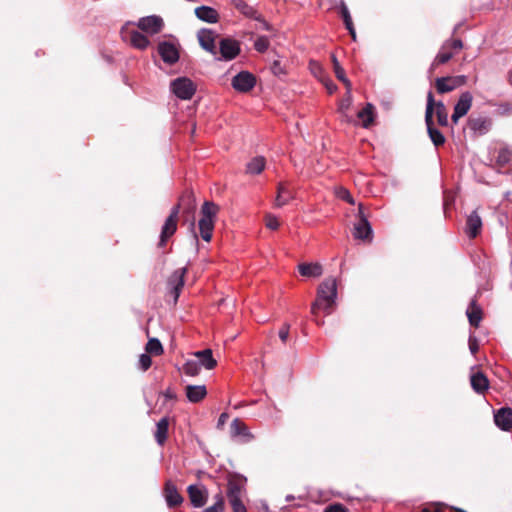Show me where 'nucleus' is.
Masks as SVG:
<instances>
[{"label": "nucleus", "mask_w": 512, "mask_h": 512, "mask_svg": "<svg viewBox=\"0 0 512 512\" xmlns=\"http://www.w3.org/2000/svg\"><path fill=\"white\" fill-rule=\"evenodd\" d=\"M194 356L198 358L200 367L203 366L205 369L211 370L217 366V361L213 357L211 349H204L202 351L194 352Z\"/></svg>", "instance_id": "27"}, {"label": "nucleus", "mask_w": 512, "mask_h": 512, "mask_svg": "<svg viewBox=\"0 0 512 512\" xmlns=\"http://www.w3.org/2000/svg\"><path fill=\"white\" fill-rule=\"evenodd\" d=\"M337 297V283L335 278L325 279L317 289V297L311 307L313 316H317L319 310L327 315L331 314Z\"/></svg>", "instance_id": "2"}, {"label": "nucleus", "mask_w": 512, "mask_h": 512, "mask_svg": "<svg viewBox=\"0 0 512 512\" xmlns=\"http://www.w3.org/2000/svg\"><path fill=\"white\" fill-rule=\"evenodd\" d=\"M228 418H229V416L227 413H222L218 419V426L224 425L226 423V421L228 420Z\"/></svg>", "instance_id": "55"}, {"label": "nucleus", "mask_w": 512, "mask_h": 512, "mask_svg": "<svg viewBox=\"0 0 512 512\" xmlns=\"http://www.w3.org/2000/svg\"><path fill=\"white\" fill-rule=\"evenodd\" d=\"M172 92L180 99L189 100L196 91V86L187 77H179L171 82Z\"/></svg>", "instance_id": "7"}, {"label": "nucleus", "mask_w": 512, "mask_h": 512, "mask_svg": "<svg viewBox=\"0 0 512 512\" xmlns=\"http://www.w3.org/2000/svg\"><path fill=\"white\" fill-rule=\"evenodd\" d=\"M194 13L198 19L207 23H216L219 20V13L210 6L196 7Z\"/></svg>", "instance_id": "26"}, {"label": "nucleus", "mask_w": 512, "mask_h": 512, "mask_svg": "<svg viewBox=\"0 0 512 512\" xmlns=\"http://www.w3.org/2000/svg\"><path fill=\"white\" fill-rule=\"evenodd\" d=\"M443 506H444V504H442V503H435L433 509L431 507H424L421 510V512H443V510H442Z\"/></svg>", "instance_id": "50"}, {"label": "nucleus", "mask_w": 512, "mask_h": 512, "mask_svg": "<svg viewBox=\"0 0 512 512\" xmlns=\"http://www.w3.org/2000/svg\"><path fill=\"white\" fill-rule=\"evenodd\" d=\"M357 117L362 121L364 128L370 127L375 118L374 106L371 103H367L365 107L357 113Z\"/></svg>", "instance_id": "33"}, {"label": "nucleus", "mask_w": 512, "mask_h": 512, "mask_svg": "<svg viewBox=\"0 0 512 512\" xmlns=\"http://www.w3.org/2000/svg\"><path fill=\"white\" fill-rule=\"evenodd\" d=\"M494 422L503 431H512V408L502 407L494 413Z\"/></svg>", "instance_id": "19"}, {"label": "nucleus", "mask_w": 512, "mask_h": 512, "mask_svg": "<svg viewBox=\"0 0 512 512\" xmlns=\"http://www.w3.org/2000/svg\"><path fill=\"white\" fill-rule=\"evenodd\" d=\"M490 121L484 117H470L468 119V127L470 130L479 134H484L488 131Z\"/></svg>", "instance_id": "32"}, {"label": "nucleus", "mask_w": 512, "mask_h": 512, "mask_svg": "<svg viewBox=\"0 0 512 512\" xmlns=\"http://www.w3.org/2000/svg\"><path fill=\"white\" fill-rule=\"evenodd\" d=\"M324 512H348V509L340 503H335L328 505Z\"/></svg>", "instance_id": "47"}, {"label": "nucleus", "mask_w": 512, "mask_h": 512, "mask_svg": "<svg viewBox=\"0 0 512 512\" xmlns=\"http://www.w3.org/2000/svg\"><path fill=\"white\" fill-rule=\"evenodd\" d=\"M298 271L304 277H319L323 273V267L319 263H301Z\"/></svg>", "instance_id": "30"}, {"label": "nucleus", "mask_w": 512, "mask_h": 512, "mask_svg": "<svg viewBox=\"0 0 512 512\" xmlns=\"http://www.w3.org/2000/svg\"><path fill=\"white\" fill-rule=\"evenodd\" d=\"M125 38L130 42V44L140 50H144L149 45L148 38L143 35L141 32L132 30L130 32H127L125 35Z\"/></svg>", "instance_id": "29"}, {"label": "nucleus", "mask_w": 512, "mask_h": 512, "mask_svg": "<svg viewBox=\"0 0 512 512\" xmlns=\"http://www.w3.org/2000/svg\"><path fill=\"white\" fill-rule=\"evenodd\" d=\"M266 160L263 156L252 158L246 165V172L248 174H260L265 168Z\"/></svg>", "instance_id": "35"}, {"label": "nucleus", "mask_w": 512, "mask_h": 512, "mask_svg": "<svg viewBox=\"0 0 512 512\" xmlns=\"http://www.w3.org/2000/svg\"><path fill=\"white\" fill-rule=\"evenodd\" d=\"M266 226L271 230H276L279 227L278 219L273 215L266 216Z\"/></svg>", "instance_id": "48"}, {"label": "nucleus", "mask_w": 512, "mask_h": 512, "mask_svg": "<svg viewBox=\"0 0 512 512\" xmlns=\"http://www.w3.org/2000/svg\"><path fill=\"white\" fill-rule=\"evenodd\" d=\"M325 86H326L329 94H332V93H334L337 90L336 84H334L332 81L326 82Z\"/></svg>", "instance_id": "54"}, {"label": "nucleus", "mask_w": 512, "mask_h": 512, "mask_svg": "<svg viewBox=\"0 0 512 512\" xmlns=\"http://www.w3.org/2000/svg\"><path fill=\"white\" fill-rule=\"evenodd\" d=\"M353 236L363 241L372 240V228L367 216L364 214V206L362 203L358 205V221L354 225Z\"/></svg>", "instance_id": "6"}, {"label": "nucleus", "mask_w": 512, "mask_h": 512, "mask_svg": "<svg viewBox=\"0 0 512 512\" xmlns=\"http://www.w3.org/2000/svg\"><path fill=\"white\" fill-rule=\"evenodd\" d=\"M198 41L200 46L210 52L213 55L217 54L216 45H215V34L210 29H201L198 34Z\"/></svg>", "instance_id": "20"}, {"label": "nucleus", "mask_w": 512, "mask_h": 512, "mask_svg": "<svg viewBox=\"0 0 512 512\" xmlns=\"http://www.w3.org/2000/svg\"><path fill=\"white\" fill-rule=\"evenodd\" d=\"M482 229V220L477 210H474L466 220L465 232L471 239L476 238Z\"/></svg>", "instance_id": "21"}, {"label": "nucleus", "mask_w": 512, "mask_h": 512, "mask_svg": "<svg viewBox=\"0 0 512 512\" xmlns=\"http://www.w3.org/2000/svg\"><path fill=\"white\" fill-rule=\"evenodd\" d=\"M512 152L508 148L501 149L496 157V168L501 173H509L511 170Z\"/></svg>", "instance_id": "25"}, {"label": "nucleus", "mask_w": 512, "mask_h": 512, "mask_svg": "<svg viewBox=\"0 0 512 512\" xmlns=\"http://www.w3.org/2000/svg\"><path fill=\"white\" fill-rule=\"evenodd\" d=\"M466 82L467 76L465 75L439 77L435 79L434 87L438 94H446L465 85Z\"/></svg>", "instance_id": "5"}, {"label": "nucleus", "mask_w": 512, "mask_h": 512, "mask_svg": "<svg viewBox=\"0 0 512 512\" xmlns=\"http://www.w3.org/2000/svg\"><path fill=\"white\" fill-rule=\"evenodd\" d=\"M425 124L427 127V133L432 143L436 146H442L446 142V138L443 133L434 126V121L431 120V106L429 105L428 111H425Z\"/></svg>", "instance_id": "16"}, {"label": "nucleus", "mask_w": 512, "mask_h": 512, "mask_svg": "<svg viewBox=\"0 0 512 512\" xmlns=\"http://www.w3.org/2000/svg\"><path fill=\"white\" fill-rule=\"evenodd\" d=\"M470 384L472 389L478 394H484V392L489 388V380L481 371L471 374Z\"/></svg>", "instance_id": "24"}, {"label": "nucleus", "mask_w": 512, "mask_h": 512, "mask_svg": "<svg viewBox=\"0 0 512 512\" xmlns=\"http://www.w3.org/2000/svg\"><path fill=\"white\" fill-rule=\"evenodd\" d=\"M187 272V268H180L173 272L168 280V284L172 287L171 293L174 298V303L177 302L180 292L184 286V277Z\"/></svg>", "instance_id": "18"}, {"label": "nucleus", "mask_w": 512, "mask_h": 512, "mask_svg": "<svg viewBox=\"0 0 512 512\" xmlns=\"http://www.w3.org/2000/svg\"><path fill=\"white\" fill-rule=\"evenodd\" d=\"M468 344H469V350L470 352L475 355L478 350H479V341L478 339L476 338V336L474 335H470L469 336V340H468Z\"/></svg>", "instance_id": "46"}, {"label": "nucleus", "mask_w": 512, "mask_h": 512, "mask_svg": "<svg viewBox=\"0 0 512 512\" xmlns=\"http://www.w3.org/2000/svg\"><path fill=\"white\" fill-rule=\"evenodd\" d=\"M182 209L184 215H192L191 227L194 229L195 219L194 213L196 211V199L192 190H186L179 197L178 203L171 209L169 216L166 218L160 234L159 247H163L166 242L177 231L179 220V212Z\"/></svg>", "instance_id": "1"}, {"label": "nucleus", "mask_w": 512, "mask_h": 512, "mask_svg": "<svg viewBox=\"0 0 512 512\" xmlns=\"http://www.w3.org/2000/svg\"><path fill=\"white\" fill-rule=\"evenodd\" d=\"M246 477L237 473H229L227 476L228 500L241 498V493L246 484Z\"/></svg>", "instance_id": "9"}, {"label": "nucleus", "mask_w": 512, "mask_h": 512, "mask_svg": "<svg viewBox=\"0 0 512 512\" xmlns=\"http://www.w3.org/2000/svg\"><path fill=\"white\" fill-rule=\"evenodd\" d=\"M231 432L234 435H246L247 434V426L240 419H234L230 425Z\"/></svg>", "instance_id": "39"}, {"label": "nucleus", "mask_w": 512, "mask_h": 512, "mask_svg": "<svg viewBox=\"0 0 512 512\" xmlns=\"http://www.w3.org/2000/svg\"><path fill=\"white\" fill-rule=\"evenodd\" d=\"M473 96L470 92H463L454 106L451 120L456 124L460 118L465 116L472 106Z\"/></svg>", "instance_id": "11"}, {"label": "nucleus", "mask_w": 512, "mask_h": 512, "mask_svg": "<svg viewBox=\"0 0 512 512\" xmlns=\"http://www.w3.org/2000/svg\"><path fill=\"white\" fill-rule=\"evenodd\" d=\"M220 208L212 201H205L201 207V218L198 226L201 238L209 242L212 238L214 223Z\"/></svg>", "instance_id": "3"}, {"label": "nucleus", "mask_w": 512, "mask_h": 512, "mask_svg": "<svg viewBox=\"0 0 512 512\" xmlns=\"http://www.w3.org/2000/svg\"><path fill=\"white\" fill-rule=\"evenodd\" d=\"M352 103V95L349 91H346L344 98L339 103V112L345 114Z\"/></svg>", "instance_id": "41"}, {"label": "nucleus", "mask_w": 512, "mask_h": 512, "mask_svg": "<svg viewBox=\"0 0 512 512\" xmlns=\"http://www.w3.org/2000/svg\"><path fill=\"white\" fill-rule=\"evenodd\" d=\"M315 321L317 322L318 325H323L324 321H318L317 319H315Z\"/></svg>", "instance_id": "56"}, {"label": "nucleus", "mask_w": 512, "mask_h": 512, "mask_svg": "<svg viewBox=\"0 0 512 512\" xmlns=\"http://www.w3.org/2000/svg\"><path fill=\"white\" fill-rule=\"evenodd\" d=\"M466 315L469 321V324L474 327L478 328L480 325V322L483 319V310L481 306L477 303L476 298L472 299L467 307Z\"/></svg>", "instance_id": "23"}, {"label": "nucleus", "mask_w": 512, "mask_h": 512, "mask_svg": "<svg viewBox=\"0 0 512 512\" xmlns=\"http://www.w3.org/2000/svg\"><path fill=\"white\" fill-rule=\"evenodd\" d=\"M340 14H341V17L343 19L346 29L349 31L352 39L355 40L356 32H355L354 24H353L350 12L348 10V7L346 6V4L344 2H341Z\"/></svg>", "instance_id": "36"}, {"label": "nucleus", "mask_w": 512, "mask_h": 512, "mask_svg": "<svg viewBox=\"0 0 512 512\" xmlns=\"http://www.w3.org/2000/svg\"><path fill=\"white\" fill-rule=\"evenodd\" d=\"M338 80L341 81L345 85L347 91H349L351 93L352 84H351L350 80L346 77V74L343 75V77L338 78Z\"/></svg>", "instance_id": "53"}, {"label": "nucleus", "mask_w": 512, "mask_h": 512, "mask_svg": "<svg viewBox=\"0 0 512 512\" xmlns=\"http://www.w3.org/2000/svg\"><path fill=\"white\" fill-rule=\"evenodd\" d=\"M269 39L266 37V36H260L256 39L255 43H254V48L258 51V52H265L268 47H269Z\"/></svg>", "instance_id": "40"}, {"label": "nucleus", "mask_w": 512, "mask_h": 512, "mask_svg": "<svg viewBox=\"0 0 512 512\" xmlns=\"http://www.w3.org/2000/svg\"><path fill=\"white\" fill-rule=\"evenodd\" d=\"M331 60H332L333 69H334V73H335L336 78L338 79V78L343 77V75H345V71L341 67V65H340L339 61L337 60L336 56L332 55L331 56Z\"/></svg>", "instance_id": "45"}, {"label": "nucleus", "mask_w": 512, "mask_h": 512, "mask_svg": "<svg viewBox=\"0 0 512 512\" xmlns=\"http://www.w3.org/2000/svg\"><path fill=\"white\" fill-rule=\"evenodd\" d=\"M187 493L189 500L193 507H203L208 499V491L203 485H189L187 487Z\"/></svg>", "instance_id": "14"}, {"label": "nucleus", "mask_w": 512, "mask_h": 512, "mask_svg": "<svg viewBox=\"0 0 512 512\" xmlns=\"http://www.w3.org/2000/svg\"><path fill=\"white\" fill-rule=\"evenodd\" d=\"M152 365L151 356L148 353L141 354L139 357V368L142 371H147Z\"/></svg>", "instance_id": "42"}, {"label": "nucleus", "mask_w": 512, "mask_h": 512, "mask_svg": "<svg viewBox=\"0 0 512 512\" xmlns=\"http://www.w3.org/2000/svg\"><path fill=\"white\" fill-rule=\"evenodd\" d=\"M186 396L192 403H198L202 401L207 395V389L205 385H188L185 388Z\"/></svg>", "instance_id": "28"}, {"label": "nucleus", "mask_w": 512, "mask_h": 512, "mask_svg": "<svg viewBox=\"0 0 512 512\" xmlns=\"http://www.w3.org/2000/svg\"><path fill=\"white\" fill-rule=\"evenodd\" d=\"M231 1V4L240 12L242 13L244 16L248 17V18H252L254 20H257L259 22H261L263 24V27L266 29V30H270V25L263 19V17L261 16V14H259L257 12V10L249 5L247 2H245L244 0H230Z\"/></svg>", "instance_id": "12"}, {"label": "nucleus", "mask_w": 512, "mask_h": 512, "mask_svg": "<svg viewBox=\"0 0 512 512\" xmlns=\"http://www.w3.org/2000/svg\"><path fill=\"white\" fill-rule=\"evenodd\" d=\"M429 105L431 106V120H433V115L435 113L438 125L442 127L448 126L447 108L442 101H435L434 95L431 91L427 93L426 111H428Z\"/></svg>", "instance_id": "8"}, {"label": "nucleus", "mask_w": 512, "mask_h": 512, "mask_svg": "<svg viewBox=\"0 0 512 512\" xmlns=\"http://www.w3.org/2000/svg\"><path fill=\"white\" fill-rule=\"evenodd\" d=\"M233 512H247L241 498L228 500Z\"/></svg>", "instance_id": "43"}, {"label": "nucleus", "mask_w": 512, "mask_h": 512, "mask_svg": "<svg viewBox=\"0 0 512 512\" xmlns=\"http://www.w3.org/2000/svg\"><path fill=\"white\" fill-rule=\"evenodd\" d=\"M158 53L167 64H174L179 60V52L174 44L163 41L158 44Z\"/></svg>", "instance_id": "17"}, {"label": "nucleus", "mask_w": 512, "mask_h": 512, "mask_svg": "<svg viewBox=\"0 0 512 512\" xmlns=\"http://www.w3.org/2000/svg\"><path fill=\"white\" fill-rule=\"evenodd\" d=\"M183 372L189 376H197L200 373V364L196 360H188L182 367Z\"/></svg>", "instance_id": "38"}, {"label": "nucleus", "mask_w": 512, "mask_h": 512, "mask_svg": "<svg viewBox=\"0 0 512 512\" xmlns=\"http://www.w3.org/2000/svg\"><path fill=\"white\" fill-rule=\"evenodd\" d=\"M293 198L292 192L285 183H279L277 187L276 206L281 207L287 204Z\"/></svg>", "instance_id": "34"}, {"label": "nucleus", "mask_w": 512, "mask_h": 512, "mask_svg": "<svg viewBox=\"0 0 512 512\" xmlns=\"http://www.w3.org/2000/svg\"><path fill=\"white\" fill-rule=\"evenodd\" d=\"M168 428H169V419L167 417H163L157 422L156 431H155V440L160 445L163 446L168 438Z\"/></svg>", "instance_id": "31"}, {"label": "nucleus", "mask_w": 512, "mask_h": 512, "mask_svg": "<svg viewBox=\"0 0 512 512\" xmlns=\"http://www.w3.org/2000/svg\"><path fill=\"white\" fill-rule=\"evenodd\" d=\"M463 48V42L460 39L446 40L439 53L434 58L431 68L435 69L439 65L446 64L454 55L458 54Z\"/></svg>", "instance_id": "4"}, {"label": "nucleus", "mask_w": 512, "mask_h": 512, "mask_svg": "<svg viewBox=\"0 0 512 512\" xmlns=\"http://www.w3.org/2000/svg\"><path fill=\"white\" fill-rule=\"evenodd\" d=\"M163 495L169 508L180 506L184 500L182 495L178 492L176 485L171 480L165 482Z\"/></svg>", "instance_id": "15"}, {"label": "nucleus", "mask_w": 512, "mask_h": 512, "mask_svg": "<svg viewBox=\"0 0 512 512\" xmlns=\"http://www.w3.org/2000/svg\"><path fill=\"white\" fill-rule=\"evenodd\" d=\"M338 80L341 81L345 85L347 91H349L351 93L352 84H351L350 80L346 77V74L343 75V77L338 78Z\"/></svg>", "instance_id": "52"}, {"label": "nucleus", "mask_w": 512, "mask_h": 512, "mask_svg": "<svg viewBox=\"0 0 512 512\" xmlns=\"http://www.w3.org/2000/svg\"><path fill=\"white\" fill-rule=\"evenodd\" d=\"M290 325L288 323H284L279 330V338L283 343H286L289 337Z\"/></svg>", "instance_id": "49"}, {"label": "nucleus", "mask_w": 512, "mask_h": 512, "mask_svg": "<svg viewBox=\"0 0 512 512\" xmlns=\"http://www.w3.org/2000/svg\"><path fill=\"white\" fill-rule=\"evenodd\" d=\"M337 196H338L340 199H342V200H344V201L348 202L349 204H352V205H353V204L355 203V202H354V199H353V197H352V195L350 194V192H349L347 189L343 188V187H340V188L337 190Z\"/></svg>", "instance_id": "44"}, {"label": "nucleus", "mask_w": 512, "mask_h": 512, "mask_svg": "<svg viewBox=\"0 0 512 512\" xmlns=\"http://www.w3.org/2000/svg\"><path fill=\"white\" fill-rule=\"evenodd\" d=\"M137 26L143 32L153 35L159 33L162 30L164 22L161 17L152 15L140 18Z\"/></svg>", "instance_id": "13"}, {"label": "nucleus", "mask_w": 512, "mask_h": 512, "mask_svg": "<svg viewBox=\"0 0 512 512\" xmlns=\"http://www.w3.org/2000/svg\"><path fill=\"white\" fill-rule=\"evenodd\" d=\"M271 69H272V72L275 75H280V74H284L285 73L284 69L282 68V66H281L279 61H274Z\"/></svg>", "instance_id": "51"}, {"label": "nucleus", "mask_w": 512, "mask_h": 512, "mask_svg": "<svg viewBox=\"0 0 512 512\" xmlns=\"http://www.w3.org/2000/svg\"><path fill=\"white\" fill-rule=\"evenodd\" d=\"M231 84L235 90L246 93L254 88L256 77L248 71H241L232 78Z\"/></svg>", "instance_id": "10"}, {"label": "nucleus", "mask_w": 512, "mask_h": 512, "mask_svg": "<svg viewBox=\"0 0 512 512\" xmlns=\"http://www.w3.org/2000/svg\"><path fill=\"white\" fill-rule=\"evenodd\" d=\"M146 353L149 355H162L164 350L161 342L157 338H151L145 346Z\"/></svg>", "instance_id": "37"}, {"label": "nucleus", "mask_w": 512, "mask_h": 512, "mask_svg": "<svg viewBox=\"0 0 512 512\" xmlns=\"http://www.w3.org/2000/svg\"><path fill=\"white\" fill-rule=\"evenodd\" d=\"M220 53L226 60L234 59L240 53L239 43L229 38L222 39L220 41Z\"/></svg>", "instance_id": "22"}]
</instances>
